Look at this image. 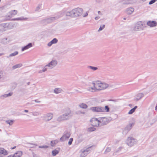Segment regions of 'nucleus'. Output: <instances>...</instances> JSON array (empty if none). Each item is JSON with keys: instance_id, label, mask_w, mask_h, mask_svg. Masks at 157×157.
<instances>
[{"instance_id": "nucleus-6", "label": "nucleus", "mask_w": 157, "mask_h": 157, "mask_svg": "<svg viewBox=\"0 0 157 157\" xmlns=\"http://www.w3.org/2000/svg\"><path fill=\"white\" fill-rule=\"evenodd\" d=\"M88 91L94 92L98 91L96 81H93L89 83L86 88Z\"/></svg>"}, {"instance_id": "nucleus-54", "label": "nucleus", "mask_w": 157, "mask_h": 157, "mask_svg": "<svg viewBox=\"0 0 157 157\" xmlns=\"http://www.w3.org/2000/svg\"><path fill=\"white\" fill-rule=\"evenodd\" d=\"M100 18V17H96L95 18V19L96 20H98Z\"/></svg>"}, {"instance_id": "nucleus-27", "label": "nucleus", "mask_w": 157, "mask_h": 157, "mask_svg": "<svg viewBox=\"0 0 157 157\" xmlns=\"http://www.w3.org/2000/svg\"><path fill=\"white\" fill-rule=\"evenodd\" d=\"M57 121L59 122L65 121L63 114L59 116L57 118Z\"/></svg>"}, {"instance_id": "nucleus-2", "label": "nucleus", "mask_w": 157, "mask_h": 157, "mask_svg": "<svg viewBox=\"0 0 157 157\" xmlns=\"http://www.w3.org/2000/svg\"><path fill=\"white\" fill-rule=\"evenodd\" d=\"M90 110L94 112H108L109 111V108L108 105H106L105 107L101 106L92 107L90 108Z\"/></svg>"}, {"instance_id": "nucleus-29", "label": "nucleus", "mask_w": 157, "mask_h": 157, "mask_svg": "<svg viewBox=\"0 0 157 157\" xmlns=\"http://www.w3.org/2000/svg\"><path fill=\"white\" fill-rule=\"evenodd\" d=\"M62 91V90L60 88H56L54 90V92L56 94L60 93Z\"/></svg>"}, {"instance_id": "nucleus-1", "label": "nucleus", "mask_w": 157, "mask_h": 157, "mask_svg": "<svg viewBox=\"0 0 157 157\" xmlns=\"http://www.w3.org/2000/svg\"><path fill=\"white\" fill-rule=\"evenodd\" d=\"M83 10L82 9L78 8L74 9L70 11L67 12L66 13V16L75 17L80 16Z\"/></svg>"}, {"instance_id": "nucleus-37", "label": "nucleus", "mask_w": 157, "mask_h": 157, "mask_svg": "<svg viewBox=\"0 0 157 157\" xmlns=\"http://www.w3.org/2000/svg\"><path fill=\"white\" fill-rule=\"evenodd\" d=\"M32 114L33 116H38L40 115V113L38 112L34 111L32 113Z\"/></svg>"}, {"instance_id": "nucleus-42", "label": "nucleus", "mask_w": 157, "mask_h": 157, "mask_svg": "<svg viewBox=\"0 0 157 157\" xmlns=\"http://www.w3.org/2000/svg\"><path fill=\"white\" fill-rule=\"evenodd\" d=\"M8 39L7 38H3L2 40V43H3L4 44H7V43H8Z\"/></svg>"}, {"instance_id": "nucleus-41", "label": "nucleus", "mask_w": 157, "mask_h": 157, "mask_svg": "<svg viewBox=\"0 0 157 157\" xmlns=\"http://www.w3.org/2000/svg\"><path fill=\"white\" fill-rule=\"evenodd\" d=\"M88 68L92 70L95 71H96L98 69V68L96 67H93L91 66H89L88 67Z\"/></svg>"}, {"instance_id": "nucleus-13", "label": "nucleus", "mask_w": 157, "mask_h": 157, "mask_svg": "<svg viewBox=\"0 0 157 157\" xmlns=\"http://www.w3.org/2000/svg\"><path fill=\"white\" fill-rule=\"evenodd\" d=\"M91 124L93 126L97 127L100 125L99 119L96 118H93L90 121Z\"/></svg>"}, {"instance_id": "nucleus-46", "label": "nucleus", "mask_w": 157, "mask_h": 157, "mask_svg": "<svg viewBox=\"0 0 157 157\" xmlns=\"http://www.w3.org/2000/svg\"><path fill=\"white\" fill-rule=\"evenodd\" d=\"M96 130V128L94 127H90L88 129V130L90 132H92L95 131Z\"/></svg>"}, {"instance_id": "nucleus-24", "label": "nucleus", "mask_w": 157, "mask_h": 157, "mask_svg": "<svg viewBox=\"0 0 157 157\" xmlns=\"http://www.w3.org/2000/svg\"><path fill=\"white\" fill-rule=\"evenodd\" d=\"M59 150L60 149L59 148H57L54 149L52 152V155L53 156H56V155H57L59 153Z\"/></svg>"}, {"instance_id": "nucleus-40", "label": "nucleus", "mask_w": 157, "mask_h": 157, "mask_svg": "<svg viewBox=\"0 0 157 157\" xmlns=\"http://www.w3.org/2000/svg\"><path fill=\"white\" fill-rule=\"evenodd\" d=\"M4 78V75L3 72L0 71V79H3Z\"/></svg>"}, {"instance_id": "nucleus-34", "label": "nucleus", "mask_w": 157, "mask_h": 157, "mask_svg": "<svg viewBox=\"0 0 157 157\" xmlns=\"http://www.w3.org/2000/svg\"><path fill=\"white\" fill-rule=\"evenodd\" d=\"M111 150V148L109 147H107L104 152V154H106L107 153L110 152Z\"/></svg>"}, {"instance_id": "nucleus-57", "label": "nucleus", "mask_w": 157, "mask_h": 157, "mask_svg": "<svg viewBox=\"0 0 157 157\" xmlns=\"http://www.w3.org/2000/svg\"><path fill=\"white\" fill-rule=\"evenodd\" d=\"M155 110H157V105L155 107Z\"/></svg>"}, {"instance_id": "nucleus-50", "label": "nucleus", "mask_w": 157, "mask_h": 157, "mask_svg": "<svg viewBox=\"0 0 157 157\" xmlns=\"http://www.w3.org/2000/svg\"><path fill=\"white\" fill-rule=\"evenodd\" d=\"M39 148H45L48 147V146L46 145H43L39 146Z\"/></svg>"}, {"instance_id": "nucleus-26", "label": "nucleus", "mask_w": 157, "mask_h": 157, "mask_svg": "<svg viewBox=\"0 0 157 157\" xmlns=\"http://www.w3.org/2000/svg\"><path fill=\"white\" fill-rule=\"evenodd\" d=\"M22 154V152L21 151H18L14 154L12 157H21Z\"/></svg>"}, {"instance_id": "nucleus-58", "label": "nucleus", "mask_w": 157, "mask_h": 157, "mask_svg": "<svg viewBox=\"0 0 157 157\" xmlns=\"http://www.w3.org/2000/svg\"><path fill=\"white\" fill-rule=\"evenodd\" d=\"M15 147H15H15H13L11 149H15Z\"/></svg>"}, {"instance_id": "nucleus-17", "label": "nucleus", "mask_w": 157, "mask_h": 157, "mask_svg": "<svg viewBox=\"0 0 157 157\" xmlns=\"http://www.w3.org/2000/svg\"><path fill=\"white\" fill-rule=\"evenodd\" d=\"M144 96L143 93H139L136 94L135 96L134 100L138 101L140 100Z\"/></svg>"}, {"instance_id": "nucleus-39", "label": "nucleus", "mask_w": 157, "mask_h": 157, "mask_svg": "<svg viewBox=\"0 0 157 157\" xmlns=\"http://www.w3.org/2000/svg\"><path fill=\"white\" fill-rule=\"evenodd\" d=\"M18 52L15 51V52H14L10 54L9 55V57H13V56H15L17 55L18 54Z\"/></svg>"}, {"instance_id": "nucleus-63", "label": "nucleus", "mask_w": 157, "mask_h": 157, "mask_svg": "<svg viewBox=\"0 0 157 157\" xmlns=\"http://www.w3.org/2000/svg\"><path fill=\"white\" fill-rule=\"evenodd\" d=\"M2 132V130L0 129V132Z\"/></svg>"}, {"instance_id": "nucleus-48", "label": "nucleus", "mask_w": 157, "mask_h": 157, "mask_svg": "<svg viewBox=\"0 0 157 157\" xmlns=\"http://www.w3.org/2000/svg\"><path fill=\"white\" fill-rule=\"evenodd\" d=\"M123 148V147H120L118 148L116 150V151L117 152H119L121 151L122 149Z\"/></svg>"}, {"instance_id": "nucleus-59", "label": "nucleus", "mask_w": 157, "mask_h": 157, "mask_svg": "<svg viewBox=\"0 0 157 157\" xmlns=\"http://www.w3.org/2000/svg\"><path fill=\"white\" fill-rule=\"evenodd\" d=\"M147 0H141V1L143 2H145V1H146Z\"/></svg>"}, {"instance_id": "nucleus-7", "label": "nucleus", "mask_w": 157, "mask_h": 157, "mask_svg": "<svg viewBox=\"0 0 157 157\" xmlns=\"http://www.w3.org/2000/svg\"><path fill=\"white\" fill-rule=\"evenodd\" d=\"M91 147H84L81 150L79 151V156L80 157H85L90 151Z\"/></svg>"}, {"instance_id": "nucleus-53", "label": "nucleus", "mask_w": 157, "mask_h": 157, "mask_svg": "<svg viewBox=\"0 0 157 157\" xmlns=\"http://www.w3.org/2000/svg\"><path fill=\"white\" fill-rule=\"evenodd\" d=\"M34 101L36 103H40V101L37 100H34Z\"/></svg>"}, {"instance_id": "nucleus-38", "label": "nucleus", "mask_w": 157, "mask_h": 157, "mask_svg": "<svg viewBox=\"0 0 157 157\" xmlns=\"http://www.w3.org/2000/svg\"><path fill=\"white\" fill-rule=\"evenodd\" d=\"M123 4H131L130 0H124L123 2Z\"/></svg>"}, {"instance_id": "nucleus-33", "label": "nucleus", "mask_w": 157, "mask_h": 157, "mask_svg": "<svg viewBox=\"0 0 157 157\" xmlns=\"http://www.w3.org/2000/svg\"><path fill=\"white\" fill-rule=\"evenodd\" d=\"M137 108L136 106H135L133 108L131 109L128 112V114H132L135 111L136 109Z\"/></svg>"}, {"instance_id": "nucleus-21", "label": "nucleus", "mask_w": 157, "mask_h": 157, "mask_svg": "<svg viewBox=\"0 0 157 157\" xmlns=\"http://www.w3.org/2000/svg\"><path fill=\"white\" fill-rule=\"evenodd\" d=\"M48 68H49L48 67L47 64H46L43 67L42 70H40L39 71L38 73L41 74L42 73L44 72H45L47 71Z\"/></svg>"}, {"instance_id": "nucleus-51", "label": "nucleus", "mask_w": 157, "mask_h": 157, "mask_svg": "<svg viewBox=\"0 0 157 157\" xmlns=\"http://www.w3.org/2000/svg\"><path fill=\"white\" fill-rule=\"evenodd\" d=\"M95 1L98 3H100L102 2V0H95Z\"/></svg>"}, {"instance_id": "nucleus-16", "label": "nucleus", "mask_w": 157, "mask_h": 157, "mask_svg": "<svg viewBox=\"0 0 157 157\" xmlns=\"http://www.w3.org/2000/svg\"><path fill=\"white\" fill-rule=\"evenodd\" d=\"M147 25L151 27H154L157 25V22L155 21H149L147 22Z\"/></svg>"}, {"instance_id": "nucleus-31", "label": "nucleus", "mask_w": 157, "mask_h": 157, "mask_svg": "<svg viewBox=\"0 0 157 157\" xmlns=\"http://www.w3.org/2000/svg\"><path fill=\"white\" fill-rule=\"evenodd\" d=\"M27 18L26 17H18L13 19V20L16 21H25L27 19Z\"/></svg>"}, {"instance_id": "nucleus-11", "label": "nucleus", "mask_w": 157, "mask_h": 157, "mask_svg": "<svg viewBox=\"0 0 157 157\" xmlns=\"http://www.w3.org/2000/svg\"><path fill=\"white\" fill-rule=\"evenodd\" d=\"M100 125H103L107 124L109 122V120L107 117H102L98 118Z\"/></svg>"}, {"instance_id": "nucleus-52", "label": "nucleus", "mask_w": 157, "mask_h": 157, "mask_svg": "<svg viewBox=\"0 0 157 157\" xmlns=\"http://www.w3.org/2000/svg\"><path fill=\"white\" fill-rule=\"evenodd\" d=\"M88 14V13H87V12H86L85 13H84L83 15V17H86V16H87Z\"/></svg>"}, {"instance_id": "nucleus-14", "label": "nucleus", "mask_w": 157, "mask_h": 157, "mask_svg": "<svg viewBox=\"0 0 157 157\" xmlns=\"http://www.w3.org/2000/svg\"><path fill=\"white\" fill-rule=\"evenodd\" d=\"M133 123H130L128 124L123 131L124 134H126L131 129L132 126L134 125Z\"/></svg>"}, {"instance_id": "nucleus-23", "label": "nucleus", "mask_w": 157, "mask_h": 157, "mask_svg": "<svg viewBox=\"0 0 157 157\" xmlns=\"http://www.w3.org/2000/svg\"><path fill=\"white\" fill-rule=\"evenodd\" d=\"M8 152L3 148L0 147V155H8Z\"/></svg>"}, {"instance_id": "nucleus-19", "label": "nucleus", "mask_w": 157, "mask_h": 157, "mask_svg": "<svg viewBox=\"0 0 157 157\" xmlns=\"http://www.w3.org/2000/svg\"><path fill=\"white\" fill-rule=\"evenodd\" d=\"M134 11V9L132 7H130L127 8L125 11L126 13L128 15L132 14Z\"/></svg>"}, {"instance_id": "nucleus-30", "label": "nucleus", "mask_w": 157, "mask_h": 157, "mask_svg": "<svg viewBox=\"0 0 157 157\" xmlns=\"http://www.w3.org/2000/svg\"><path fill=\"white\" fill-rule=\"evenodd\" d=\"M78 106L80 108L83 109H86L88 107L87 105L86 104L83 103L80 104Z\"/></svg>"}, {"instance_id": "nucleus-60", "label": "nucleus", "mask_w": 157, "mask_h": 157, "mask_svg": "<svg viewBox=\"0 0 157 157\" xmlns=\"http://www.w3.org/2000/svg\"><path fill=\"white\" fill-rule=\"evenodd\" d=\"M7 157H12L11 156H8Z\"/></svg>"}, {"instance_id": "nucleus-47", "label": "nucleus", "mask_w": 157, "mask_h": 157, "mask_svg": "<svg viewBox=\"0 0 157 157\" xmlns=\"http://www.w3.org/2000/svg\"><path fill=\"white\" fill-rule=\"evenodd\" d=\"M73 141V139L72 138H71L69 140L68 142V145H70L71 144L72 142Z\"/></svg>"}, {"instance_id": "nucleus-49", "label": "nucleus", "mask_w": 157, "mask_h": 157, "mask_svg": "<svg viewBox=\"0 0 157 157\" xmlns=\"http://www.w3.org/2000/svg\"><path fill=\"white\" fill-rule=\"evenodd\" d=\"M157 0H151L149 3V5H151L155 2Z\"/></svg>"}, {"instance_id": "nucleus-8", "label": "nucleus", "mask_w": 157, "mask_h": 157, "mask_svg": "<svg viewBox=\"0 0 157 157\" xmlns=\"http://www.w3.org/2000/svg\"><path fill=\"white\" fill-rule=\"evenodd\" d=\"M65 121L69 120L73 115L71 111L69 108L66 109L64 113L63 114Z\"/></svg>"}, {"instance_id": "nucleus-3", "label": "nucleus", "mask_w": 157, "mask_h": 157, "mask_svg": "<svg viewBox=\"0 0 157 157\" xmlns=\"http://www.w3.org/2000/svg\"><path fill=\"white\" fill-rule=\"evenodd\" d=\"M96 83L98 91L106 89L109 86V84L106 82H102L99 81H97Z\"/></svg>"}, {"instance_id": "nucleus-9", "label": "nucleus", "mask_w": 157, "mask_h": 157, "mask_svg": "<svg viewBox=\"0 0 157 157\" xmlns=\"http://www.w3.org/2000/svg\"><path fill=\"white\" fill-rule=\"evenodd\" d=\"M143 29V25L141 22H139L136 24L133 28V30L136 31H137L142 30Z\"/></svg>"}, {"instance_id": "nucleus-61", "label": "nucleus", "mask_w": 157, "mask_h": 157, "mask_svg": "<svg viewBox=\"0 0 157 157\" xmlns=\"http://www.w3.org/2000/svg\"><path fill=\"white\" fill-rule=\"evenodd\" d=\"M29 83H29V82H28V83H27V84H28V85H29Z\"/></svg>"}, {"instance_id": "nucleus-18", "label": "nucleus", "mask_w": 157, "mask_h": 157, "mask_svg": "<svg viewBox=\"0 0 157 157\" xmlns=\"http://www.w3.org/2000/svg\"><path fill=\"white\" fill-rule=\"evenodd\" d=\"M17 13V11L16 10H13L10 11L7 14V16L9 17H12L16 15Z\"/></svg>"}, {"instance_id": "nucleus-56", "label": "nucleus", "mask_w": 157, "mask_h": 157, "mask_svg": "<svg viewBox=\"0 0 157 157\" xmlns=\"http://www.w3.org/2000/svg\"><path fill=\"white\" fill-rule=\"evenodd\" d=\"M98 13L99 14H101V12L100 11H98Z\"/></svg>"}, {"instance_id": "nucleus-22", "label": "nucleus", "mask_w": 157, "mask_h": 157, "mask_svg": "<svg viewBox=\"0 0 157 157\" xmlns=\"http://www.w3.org/2000/svg\"><path fill=\"white\" fill-rule=\"evenodd\" d=\"M58 42L57 39L55 38L53 39L52 40L49 42L47 44V45L50 47L51 46L52 44L56 43Z\"/></svg>"}, {"instance_id": "nucleus-44", "label": "nucleus", "mask_w": 157, "mask_h": 157, "mask_svg": "<svg viewBox=\"0 0 157 157\" xmlns=\"http://www.w3.org/2000/svg\"><path fill=\"white\" fill-rule=\"evenodd\" d=\"M42 4L38 5L37 7H36L35 10L36 11H39L40 9L42 8Z\"/></svg>"}, {"instance_id": "nucleus-62", "label": "nucleus", "mask_w": 157, "mask_h": 157, "mask_svg": "<svg viewBox=\"0 0 157 157\" xmlns=\"http://www.w3.org/2000/svg\"><path fill=\"white\" fill-rule=\"evenodd\" d=\"M124 20H126V18H124Z\"/></svg>"}, {"instance_id": "nucleus-25", "label": "nucleus", "mask_w": 157, "mask_h": 157, "mask_svg": "<svg viewBox=\"0 0 157 157\" xmlns=\"http://www.w3.org/2000/svg\"><path fill=\"white\" fill-rule=\"evenodd\" d=\"M59 16H58V17H52L51 18H49L48 19V20H50L51 21L54 20H55L56 19V18H59V17H60L63 16V15H64V13L63 12H61L59 13Z\"/></svg>"}, {"instance_id": "nucleus-36", "label": "nucleus", "mask_w": 157, "mask_h": 157, "mask_svg": "<svg viewBox=\"0 0 157 157\" xmlns=\"http://www.w3.org/2000/svg\"><path fill=\"white\" fill-rule=\"evenodd\" d=\"M76 114L77 115L84 114H85V112L81 110H78L76 112Z\"/></svg>"}, {"instance_id": "nucleus-35", "label": "nucleus", "mask_w": 157, "mask_h": 157, "mask_svg": "<svg viewBox=\"0 0 157 157\" xmlns=\"http://www.w3.org/2000/svg\"><path fill=\"white\" fill-rule=\"evenodd\" d=\"M14 121L12 120H7L6 121V124H9L10 125H12L13 122Z\"/></svg>"}, {"instance_id": "nucleus-5", "label": "nucleus", "mask_w": 157, "mask_h": 157, "mask_svg": "<svg viewBox=\"0 0 157 157\" xmlns=\"http://www.w3.org/2000/svg\"><path fill=\"white\" fill-rule=\"evenodd\" d=\"M138 140L133 137L129 136L128 137L125 141L126 144L130 147H132L137 144Z\"/></svg>"}, {"instance_id": "nucleus-43", "label": "nucleus", "mask_w": 157, "mask_h": 157, "mask_svg": "<svg viewBox=\"0 0 157 157\" xmlns=\"http://www.w3.org/2000/svg\"><path fill=\"white\" fill-rule=\"evenodd\" d=\"M58 142L57 140L52 141L51 142V145L52 146H53L55 145Z\"/></svg>"}, {"instance_id": "nucleus-15", "label": "nucleus", "mask_w": 157, "mask_h": 157, "mask_svg": "<svg viewBox=\"0 0 157 157\" xmlns=\"http://www.w3.org/2000/svg\"><path fill=\"white\" fill-rule=\"evenodd\" d=\"M71 134L68 132H65L62 136L60 138V140L62 142L67 140L70 137Z\"/></svg>"}, {"instance_id": "nucleus-32", "label": "nucleus", "mask_w": 157, "mask_h": 157, "mask_svg": "<svg viewBox=\"0 0 157 157\" xmlns=\"http://www.w3.org/2000/svg\"><path fill=\"white\" fill-rule=\"evenodd\" d=\"M22 64L19 63V64H17L16 65L13 66L12 67V68L14 70L17 68H20V67H22Z\"/></svg>"}, {"instance_id": "nucleus-20", "label": "nucleus", "mask_w": 157, "mask_h": 157, "mask_svg": "<svg viewBox=\"0 0 157 157\" xmlns=\"http://www.w3.org/2000/svg\"><path fill=\"white\" fill-rule=\"evenodd\" d=\"M33 47V44L32 43H29L23 47L21 48V51H24L25 50H27Z\"/></svg>"}, {"instance_id": "nucleus-64", "label": "nucleus", "mask_w": 157, "mask_h": 157, "mask_svg": "<svg viewBox=\"0 0 157 157\" xmlns=\"http://www.w3.org/2000/svg\"><path fill=\"white\" fill-rule=\"evenodd\" d=\"M1 0H0V2H1Z\"/></svg>"}, {"instance_id": "nucleus-28", "label": "nucleus", "mask_w": 157, "mask_h": 157, "mask_svg": "<svg viewBox=\"0 0 157 157\" xmlns=\"http://www.w3.org/2000/svg\"><path fill=\"white\" fill-rule=\"evenodd\" d=\"M12 93L10 92L8 94H5L1 96V97L2 98H6L7 97H10L12 95Z\"/></svg>"}, {"instance_id": "nucleus-55", "label": "nucleus", "mask_w": 157, "mask_h": 157, "mask_svg": "<svg viewBox=\"0 0 157 157\" xmlns=\"http://www.w3.org/2000/svg\"><path fill=\"white\" fill-rule=\"evenodd\" d=\"M24 112L26 113H27L28 112V111L27 110H25Z\"/></svg>"}, {"instance_id": "nucleus-10", "label": "nucleus", "mask_w": 157, "mask_h": 157, "mask_svg": "<svg viewBox=\"0 0 157 157\" xmlns=\"http://www.w3.org/2000/svg\"><path fill=\"white\" fill-rule=\"evenodd\" d=\"M58 61L55 59H54L51 60L47 64L49 68L52 69L55 67L57 64Z\"/></svg>"}, {"instance_id": "nucleus-45", "label": "nucleus", "mask_w": 157, "mask_h": 157, "mask_svg": "<svg viewBox=\"0 0 157 157\" xmlns=\"http://www.w3.org/2000/svg\"><path fill=\"white\" fill-rule=\"evenodd\" d=\"M105 27V25H101L98 29V31H100L102 30Z\"/></svg>"}, {"instance_id": "nucleus-4", "label": "nucleus", "mask_w": 157, "mask_h": 157, "mask_svg": "<svg viewBox=\"0 0 157 157\" xmlns=\"http://www.w3.org/2000/svg\"><path fill=\"white\" fill-rule=\"evenodd\" d=\"M14 27V24L12 23H5L0 24V31H5L8 29H13Z\"/></svg>"}, {"instance_id": "nucleus-12", "label": "nucleus", "mask_w": 157, "mask_h": 157, "mask_svg": "<svg viewBox=\"0 0 157 157\" xmlns=\"http://www.w3.org/2000/svg\"><path fill=\"white\" fill-rule=\"evenodd\" d=\"M53 117V114L51 113H48L44 114L43 116V120L46 121L51 120Z\"/></svg>"}]
</instances>
